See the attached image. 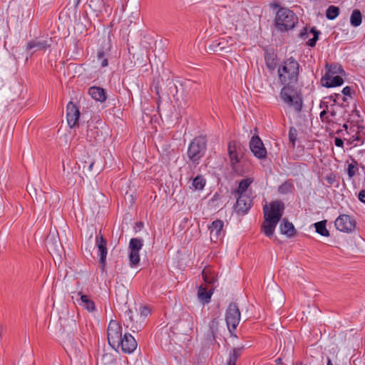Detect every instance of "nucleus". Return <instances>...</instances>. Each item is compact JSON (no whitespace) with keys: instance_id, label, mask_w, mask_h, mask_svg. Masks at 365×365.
<instances>
[{"instance_id":"nucleus-48","label":"nucleus","mask_w":365,"mask_h":365,"mask_svg":"<svg viewBox=\"0 0 365 365\" xmlns=\"http://www.w3.org/2000/svg\"><path fill=\"white\" fill-rule=\"evenodd\" d=\"M325 180L329 184L332 185L336 181V176L333 173H329L325 177Z\"/></svg>"},{"instance_id":"nucleus-39","label":"nucleus","mask_w":365,"mask_h":365,"mask_svg":"<svg viewBox=\"0 0 365 365\" xmlns=\"http://www.w3.org/2000/svg\"><path fill=\"white\" fill-rule=\"evenodd\" d=\"M293 189L294 185L292 182L290 181H286L279 187L278 191L281 194H287L291 192Z\"/></svg>"},{"instance_id":"nucleus-33","label":"nucleus","mask_w":365,"mask_h":365,"mask_svg":"<svg viewBox=\"0 0 365 365\" xmlns=\"http://www.w3.org/2000/svg\"><path fill=\"white\" fill-rule=\"evenodd\" d=\"M326 220L320 221L314 224L316 232L322 236L329 237V232L326 227Z\"/></svg>"},{"instance_id":"nucleus-52","label":"nucleus","mask_w":365,"mask_h":365,"mask_svg":"<svg viewBox=\"0 0 365 365\" xmlns=\"http://www.w3.org/2000/svg\"><path fill=\"white\" fill-rule=\"evenodd\" d=\"M341 92L346 96H351V88L350 86H346L342 89Z\"/></svg>"},{"instance_id":"nucleus-23","label":"nucleus","mask_w":365,"mask_h":365,"mask_svg":"<svg viewBox=\"0 0 365 365\" xmlns=\"http://www.w3.org/2000/svg\"><path fill=\"white\" fill-rule=\"evenodd\" d=\"M242 151V148L240 145H237L235 141H231L228 144V153L230 155V160H240L243 158L242 155H240V153Z\"/></svg>"},{"instance_id":"nucleus-57","label":"nucleus","mask_w":365,"mask_h":365,"mask_svg":"<svg viewBox=\"0 0 365 365\" xmlns=\"http://www.w3.org/2000/svg\"><path fill=\"white\" fill-rule=\"evenodd\" d=\"M154 89H155V93L158 96V98H160V91H159V87H158V85H155V86H154Z\"/></svg>"},{"instance_id":"nucleus-22","label":"nucleus","mask_w":365,"mask_h":365,"mask_svg":"<svg viewBox=\"0 0 365 365\" xmlns=\"http://www.w3.org/2000/svg\"><path fill=\"white\" fill-rule=\"evenodd\" d=\"M213 294V288L207 289V287L200 285L197 290V299L202 304H208Z\"/></svg>"},{"instance_id":"nucleus-14","label":"nucleus","mask_w":365,"mask_h":365,"mask_svg":"<svg viewBox=\"0 0 365 365\" xmlns=\"http://www.w3.org/2000/svg\"><path fill=\"white\" fill-rule=\"evenodd\" d=\"M322 84L327 88L340 86L344 83V79L339 75L325 73L322 78Z\"/></svg>"},{"instance_id":"nucleus-34","label":"nucleus","mask_w":365,"mask_h":365,"mask_svg":"<svg viewBox=\"0 0 365 365\" xmlns=\"http://www.w3.org/2000/svg\"><path fill=\"white\" fill-rule=\"evenodd\" d=\"M339 14V9L335 6H329L326 11V16L329 20L335 19Z\"/></svg>"},{"instance_id":"nucleus-1","label":"nucleus","mask_w":365,"mask_h":365,"mask_svg":"<svg viewBox=\"0 0 365 365\" xmlns=\"http://www.w3.org/2000/svg\"><path fill=\"white\" fill-rule=\"evenodd\" d=\"M284 206L281 201H274L269 205L264 206V222L262 225V230L267 237H271L275 230L277 223L281 220Z\"/></svg>"},{"instance_id":"nucleus-49","label":"nucleus","mask_w":365,"mask_h":365,"mask_svg":"<svg viewBox=\"0 0 365 365\" xmlns=\"http://www.w3.org/2000/svg\"><path fill=\"white\" fill-rule=\"evenodd\" d=\"M28 192L29 193V195L33 197L34 196L36 197V198L38 200V197H37V190L36 187H34V186H30L28 187Z\"/></svg>"},{"instance_id":"nucleus-18","label":"nucleus","mask_w":365,"mask_h":365,"mask_svg":"<svg viewBox=\"0 0 365 365\" xmlns=\"http://www.w3.org/2000/svg\"><path fill=\"white\" fill-rule=\"evenodd\" d=\"M106 244V240L103 237V236L96 237V245L98 251L100 252L99 263L101 264L103 269L106 266V259L107 256Z\"/></svg>"},{"instance_id":"nucleus-6","label":"nucleus","mask_w":365,"mask_h":365,"mask_svg":"<svg viewBox=\"0 0 365 365\" xmlns=\"http://www.w3.org/2000/svg\"><path fill=\"white\" fill-rule=\"evenodd\" d=\"M107 336L110 346L113 349L118 348L120 339H122V329L118 322L111 320L109 322Z\"/></svg>"},{"instance_id":"nucleus-29","label":"nucleus","mask_w":365,"mask_h":365,"mask_svg":"<svg viewBox=\"0 0 365 365\" xmlns=\"http://www.w3.org/2000/svg\"><path fill=\"white\" fill-rule=\"evenodd\" d=\"M61 326L64 330H73L76 327V320L73 317L68 316L67 318L60 319Z\"/></svg>"},{"instance_id":"nucleus-21","label":"nucleus","mask_w":365,"mask_h":365,"mask_svg":"<svg viewBox=\"0 0 365 365\" xmlns=\"http://www.w3.org/2000/svg\"><path fill=\"white\" fill-rule=\"evenodd\" d=\"M236 210L239 213L245 214L251 207V200L245 195H237Z\"/></svg>"},{"instance_id":"nucleus-13","label":"nucleus","mask_w":365,"mask_h":365,"mask_svg":"<svg viewBox=\"0 0 365 365\" xmlns=\"http://www.w3.org/2000/svg\"><path fill=\"white\" fill-rule=\"evenodd\" d=\"M120 345L123 352L130 354L136 349L137 341L130 334H125L120 339Z\"/></svg>"},{"instance_id":"nucleus-45","label":"nucleus","mask_w":365,"mask_h":365,"mask_svg":"<svg viewBox=\"0 0 365 365\" xmlns=\"http://www.w3.org/2000/svg\"><path fill=\"white\" fill-rule=\"evenodd\" d=\"M265 61L267 67L270 69H273L275 66L274 58L269 54L265 56Z\"/></svg>"},{"instance_id":"nucleus-44","label":"nucleus","mask_w":365,"mask_h":365,"mask_svg":"<svg viewBox=\"0 0 365 365\" xmlns=\"http://www.w3.org/2000/svg\"><path fill=\"white\" fill-rule=\"evenodd\" d=\"M319 117H320L322 122H323V123H326L328 124H331L333 123L332 118H331L329 116L328 113L326 112L325 110L321 111V113H319Z\"/></svg>"},{"instance_id":"nucleus-42","label":"nucleus","mask_w":365,"mask_h":365,"mask_svg":"<svg viewBox=\"0 0 365 365\" xmlns=\"http://www.w3.org/2000/svg\"><path fill=\"white\" fill-rule=\"evenodd\" d=\"M336 100L334 99L333 103L330 104L329 110H328V115L333 120L336 118L338 113L337 109L339 106L336 105Z\"/></svg>"},{"instance_id":"nucleus-25","label":"nucleus","mask_w":365,"mask_h":365,"mask_svg":"<svg viewBox=\"0 0 365 365\" xmlns=\"http://www.w3.org/2000/svg\"><path fill=\"white\" fill-rule=\"evenodd\" d=\"M279 228L281 233L287 235V237H292L295 234V228L293 224L289 222L285 218L282 220Z\"/></svg>"},{"instance_id":"nucleus-35","label":"nucleus","mask_w":365,"mask_h":365,"mask_svg":"<svg viewBox=\"0 0 365 365\" xmlns=\"http://www.w3.org/2000/svg\"><path fill=\"white\" fill-rule=\"evenodd\" d=\"M129 262L131 267H135L139 264L140 255L139 252L133 250H129Z\"/></svg>"},{"instance_id":"nucleus-12","label":"nucleus","mask_w":365,"mask_h":365,"mask_svg":"<svg viewBox=\"0 0 365 365\" xmlns=\"http://www.w3.org/2000/svg\"><path fill=\"white\" fill-rule=\"evenodd\" d=\"M223 227L224 222L221 220H216L213 221L208 227L210 240L212 242H216L223 237L225 234Z\"/></svg>"},{"instance_id":"nucleus-19","label":"nucleus","mask_w":365,"mask_h":365,"mask_svg":"<svg viewBox=\"0 0 365 365\" xmlns=\"http://www.w3.org/2000/svg\"><path fill=\"white\" fill-rule=\"evenodd\" d=\"M106 244V240L103 237V236L96 237V245L98 251L100 252L99 263L101 264L103 269L106 266V259L107 256Z\"/></svg>"},{"instance_id":"nucleus-51","label":"nucleus","mask_w":365,"mask_h":365,"mask_svg":"<svg viewBox=\"0 0 365 365\" xmlns=\"http://www.w3.org/2000/svg\"><path fill=\"white\" fill-rule=\"evenodd\" d=\"M319 107L321 109H322V110H325L328 113V110H329L330 104L327 101H322Z\"/></svg>"},{"instance_id":"nucleus-54","label":"nucleus","mask_w":365,"mask_h":365,"mask_svg":"<svg viewBox=\"0 0 365 365\" xmlns=\"http://www.w3.org/2000/svg\"><path fill=\"white\" fill-rule=\"evenodd\" d=\"M334 144L337 147H342L344 144L343 140L339 138H335Z\"/></svg>"},{"instance_id":"nucleus-36","label":"nucleus","mask_w":365,"mask_h":365,"mask_svg":"<svg viewBox=\"0 0 365 365\" xmlns=\"http://www.w3.org/2000/svg\"><path fill=\"white\" fill-rule=\"evenodd\" d=\"M252 182V180L250 178H247L242 180L239 183V187L237 190L235 191V192L237 195L242 194L243 195V192H245L248 187L250 185V184Z\"/></svg>"},{"instance_id":"nucleus-2","label":"nucleus","mask_w":365,"mask_h":365,"mask_svg":"<svg viewBox=\"0 0 365 365\" xmlns=\"http://www.w3.org/2000/svg\"><path fill=\"white\" fill-rule=\"evenodd\" d=\"M299 67V63L293 57L284 60L277 71L281 83H297Z\"/></svg>"},{"instance_id":"nucleus-58","label":"nucleus","mask_w":365,"mask_h":365,"mask_svg":"<svg viewBox=\"0 0 365 365\" xmlns=\"http://www.w3.org/2000/svg\"><path fill=\"white\" fill-rule=\"evenodd\" d=\"M3 330H4V327L0 324V339H1L2 337V332H3Z\"/></svg>"},{"instance_id":"nucleus-32","label":"nucleus","mask_w":365,"mask_h":365,"mask_svg":"<svg viewBox=\"0 0 365 365\" xmlns=\"http://www.w3.org/2000/svg\"><path fill=\"white\" fill-rule=\"evenodd\" d=\"M78 295H81V300L82 305L89 312L93 311L95 309V304L94 302L89 299L87 295L81 294V293H78Z\"/></svg>"},{"instance_id":"nucleus-10","label":"nucleus","mask_w":365,"mask_h":365,"mask_svg":"<svg viewBox=\"0 0 365 365\" xmlns=\"http://www.w3.org/2000/svg\"><path fill=\"white\" fill-rule=\"evenodd\" d=\"M80 111L78 108L71 101L66 106V119L68 126L73 128L78 125Z\"/></svg>"},{"instance_id":"nucleus-63","label":"nucleus","mask_w":365,"mask_h":365,"mask_svg":"<svg viewBox=\"0 0 365 365\" xmlns=\"http://www.w3.org/2000/svg\"><path fill=\"white\" fill-rule=\"evenodd\" d=\"M343 128L347 130L348 125L346 124H344Z\"/></svg>"},{"instance_id":"nucleus-53","label":"nucleus","mask_w":365,"mask_h":365,"mask_svg":"<svg viewBox=\"0 0 365 365\" xmlns=\"http://www.w3.org/2000/svg\"><path fill=\"white\" fill-rule=\"evenodd\" d=\"M81 164L79 165L78 166L79 167H82L83 168V170L85 173H86V170H87V168H88V163H92V161H81Z\"/></svg>"},{"instance_id":"nucleus-56","label":"nucleus","mask_w":365,"mask_h":365,"mask_svg":"<svg viewBox=\"0 0 365 365\" xmlns=\"http://www.w3.org/2000/svg\"><path fill=\"white\" fill-rule=\"evenodd\" d=\"M359 199L360 201L365 202V190H361L359 192Z\"/></svg>"},{"instance_id":"nucleus-60","label":"nucleus","mask_w":365,"mask_h":365,"mask_svg":"<svg viewBox=\"0 0 365 365\" xmlns=\"http://www.w3.org/2000/svg\"><path fill=\"white\" fill-rule=\"evenodd\" d=\"M327 365H333L330 359L327 360Z\"/></svg>"},{"instance_id":"nucleus-20","label":"nucleus","mask_w":365,"mask_h":365,"mask_svg":"<svg viewBox=\"0 0 365 365\" xmlns=\"http://www.w3.org/2000/svg\"><path fill=\"white\" fill-rule=\"evenodd\" d=\"M51 46L47 40L34 39L28 42L26 45V51H32L31 53L43 49H46Z\"/></svg>"},{"instance_id":"nucleus-41","label":"nucleus","mask_w":365,"mask_h":365,"mask_svg":"<svg viewBox=\"0 0 365 365\" xmlns=\"http://www.w3.org/2000/svg\"><path fill=\"white\" fill-rule=\"evenodd\" d=\"M192 185L195 190H201L205 185V180L200 175H197L192 182Z\"/></svg>"},{"instance_id":"nucleus-5","label":"nucleus","mask_w":365,"mask_h":365,"mask_svg":"<svg viewBox=\"0 0 365 365\" xmlns=\"http://www.w3.org/2000/svg\"><path fill=\"white\" fill-rule=\"evenodd\" d=\"M207 140L204 136L195 138L189 145L187 155L190 160H200L206 151Z\"/></svg>"},{"instance_id":"nucleus-59","label":"nucleus","mask_w":365,"mask_h":365,"mask_svg":"<svg viewBox=\"0 0 365 365\" xmlns=\"http://www.w3.org/2000/svg\"><path fill=\"white\" fill-rule=\"evenodd\" d=\"M275 363H276L277 364H281V363H282V358H281V357L277 358V359L275 360Z\"/></svg>"},{"instance_id":"nucleus-50","label":"nucleus","mask_w":365,"mask_h":365,"mask_svg":"<svg viewBox=\"0 0 365 365\" xmlns=\"http://www.w3.org/2000/svg\"><path fill=\"white\" fill-rule=\"evenodd\" d=\"M140 314L143 317H147L150 313V310L147 307H141L140 309Z\"/></svg>"},{"instance_id":"nucleus-8","label":"nucleus","mask_w":365,"mask_h":365,"mask_svg":"<svg viewBox=\"0 0 365 365\" xmlns=\"http://www.w3.org/2000/svg\"><path fill=\"white\" fill-rule=\"evenodd\" d=\"M250 151L253 155L258 158H264L267 155V150L264 145L262 140L257 135H253L249 143Z\"/></svg>"},{"instance_id":"nucleus-4","label":"nucleus","mask_w":365,"mask_h":365,"mask_svg":"<svg viewBox=\"0 0 365 365\" xmlns=\"http://www.w3.org/2000/svg\"><path fill=\"white\" fill-rule=\"evenodd\" d=\"M297 21L298 18L292 11L284 7L277 10L275 16V24L279 31H287L293 29Z\"/></svg>"},{"instance_id":"nucleus-30","label":"nucleus","mask_w":365,"mask_h":365,"mask_svg":"<svg viewBox=\"0 0 365 365\" xmlns=\"http://www.w3.org/2000/svg\"><path fill=\"white\" fill-rule=\"evenodd\" d=\"M362 22V15L359 10L354 9L350 17V23L351 26L354 27H358L361 24Z\"/></svg>"},{"instance_id":"nucleus-28","label":"nucleus","mask_w":365,"mask_h":365,"mask_svg":"<svg viewBox=\"0 0 365 365\" xmlns=\"http://www.w3.org/2000/svg\"><path fill=\"white\" fill-rule=\"evenodd\" d=\"M242 350V347H237L232 349L230 352L227 365H236V361L241 355Z\"/></svg>"},{"instance_id":"nucleus-64","label":"nucleus","mask_w":365,"mask_h":365,"mask_svg":"<svg viewBox=\"0 0 365 365\" xmlns=\"http://www.w3.org/2000/svg\"><path fill=\"white\" fill-rule=\"evenodd\" d=\"M63 170H66V165H65L64 163L63 164Z\"/></svg>"},{"instance_id":"nucleus-27","label":"nucleus","mask_w":365,"mask_h":365,"mask_svg":"<svg viewBox=\"0 0 365 365\" xmlns=\"http://www.w3.org/2000/svg\"><path fill=\"white\" fill-rule=\"evenodd\" d=\"M106 45H108V46L106 48L103 47V49L99 50L97 54V60L100 63L101 67H106L108 66V59L106 58V56L108 53L110 47L108 46V43Z\"/></svg>"},{"instance_id":"nucleus-47","label":"nucleus","mask_w":365,"mask_h":365,"mask_svg":"<svg viewBox=\"0 0 365 365\" xmlns=\"http://www.w3.org/2000/svg\"><path fill=\"white\" fill-rule=\"evenodd\" d=\"M358 170V168L355 164L351 163L348 166L347 173L350 178L354 177Z\"/></svg>"},{"instance_id":"nucleus-9","label":"nucleus","mask_w":365,"mask_h":365,"mask_svg":"<svg viewBox=\"0 0 365 365\" xmlns=\"http://www.w3.org/2000/svg\"><path fill=\"white\" fill-rule=\"evenodd\" d=\"M355 226V220L348 215H341L335 220L336 228L343 232H351Z\"/></svg>"},{"instance_id":"nucleus-7","label":"nucleus","mask_w":365,"mask_h":365,"mask_svg":"<svg viewBox=\"0 0 365 365\" xmlns=\"http://www.w3.org/2000/svg\"><path fill=\"white\" fill-rule=\"evenodd\" d=\"M225 321L228 329L232 327L234 330L237 327L240 321V312L236 304L231 303L225 313Z\"/></svg>"},{"instance_id":"nucleus-61","label":"nucleus","mask_w":365,"mask_h":365,"mask_svg":"<svg viewBox=\"0 0 365 365\" xmlns=\"http://www.w3.org/2000/svg\"><path fill=\"white\" fill-rule=\"evenodd\" d=\"M239 161H235V163H232V168L233 169H235L236 168V164L238 163Z\"/></svg>"},{"instance_id":"nucleus-55","label":"nucleus","mask_w":365,"mask_h":365,"mask_svg":"<svg viewBox=\"0 0 365 365\" xmlns=\"http://www.w3.org/2000/svg\"><path fill=\"white\" fill-rule=\"evenodd\" d=\"M125 316H127L128 317V319L130 322H132L133 321V311L130 309H128L125 313Z\"/></svg>"},{"instance_id":"nucleus-37","label":"nucleus","mask_w":365,"mask_h":365,"mask_svg":"<svg viewBox=\"0 0 365 365\" xmlns=\"http://www.w3.org/2000/svg\"><path fill=\"white\" fill-rule=\"evenodd\" d=\"M294 353L293 341L291 339H289L287 346L282 351V356L284 358H291Z\"/></svg>"},{"instance_id":"nucleus-31","label":"nucleus","mask_w":365,"mask_h":365,"mask_svg":"<svg viewBox=\"0 0 365 365\" xmlns=\"http://www.w3.org/2000/svg\"><path fill=\"white\" fill-rule=\"evenodd\" d=\"M327 72L326 73H329L332 75H344L345 71L343 69L342 66L338 64H331V65H326Z\"/></svg>"},{"instance_id":"nucleus-3","label":"nucleus","mask_w":365,"mask_h":365,"mask_svg":"<svg viewBox=\"0 0 365 365\" xmlns=\"http://www.w3.org/2000/svg\"><path fill=\"white\" fill-rule=\"evenodd\" d=\"M294 83H286L281 89L280 98L289 106H292L297 112H300L302 108L303 99L300 91L292 84Z\"/></svg>"},{"instance_id":"nucleus-17","label":"nucleus","mask_w":365,"mask_h":365,"mask_svg":"<svg viewBox=\"0 0 365 365\" xmlns=\"http://www.w3.org/2000/svg\"><path fill=\"white\" fill-rule=\"evenodd\" d=\"M46 245L50 252L60 255L61 245L58 236L56 234L50 233L46 238Z\"/></svg>"},{"instance_id":"nucleus-40","label":"nucleus","mask_w":365,"mask_h":365,"mask_svg":"<svg viewBox=\"0 0 365 365\" xmlns=\"http://www.w3.org/2000/svg\"><path fill=\"white\" fill-rule=\"evenodd\" d=\"M143 247V240L139 238H132L129 243V250L140 251Z\"/></svg>"},{"instance_id":"nucleus-26","label":"nucleus","mask_w":365,"mask_h":365,"mask_svg":"<svg viewBox=\"0 0 365 365\" xmlns=\"http://www.w3.org/2000/svg\"><path fill=\"white\" fill-rule=\"evenodd\" d=\"M86 174H98L104 168L103 161H92L88 163Z\"/></svg>"},{"instance_id":"nucleus-16","label":"nucleus","mask_w":365,"mask_h":365,"mask_svg":"<svg viewBox=\"0 0 365 365\" xmlns=\"http://www.w3.org/2000/svg\"><path fill=\"white\" fill-rule=\"evenodd\" d=\"M313 34V38H310L307 42V44L310 47H314L316 45V43L317 40L319 39V36L320 34V31H317L314 27L308 29L307 27H304L302 30H301L299 36L302 39H307L309 34Z\"/></svg>"},{"instance_id":"nucleus-11","label":"nucleus","mask_w":365,"mask_h":365,"mask_svg":"<svg viewBox=\"0 0 365 365\" xmlns=\"http://www.w3.org/2000/svg\"><path fill=\"white\" fill-rule=\"evenodd\" d=\"M66 351L70 357L81 359L85 356V349L82 343L78 340L69 341L66 344Z\"/></svg>"},{"instance_id":"nucleus-46","label":"nucleus","mask_w":365,"mask_h":365,"mask_svg":"<svg viewBox=\"0 0 365 365\" xmlns=\"http://www.w3.org/2000/svg\"><path fill=\"white\" fill-rule=\"evenodd\" d=\"M297 130L291 127L289 130V139L291 143L294 144L296 140H297Z\"/></svg>"},{"instance_id":"nucleus-24","label":"nucleus","mask_w":365,"mask_h":365,"mask_svg":"<svg viewBox=\"0 0 365 365\" xmlns=\"http://www.w3.org/2000/svg\"><path fill=\"white\" fill-rule=\"evenodd\" d=\"M89 95L96 101L103 102L106 99L104 89L100 87L93 86L88 90Z\"/></svg>"},{"instance_id":"nucleus-15","label":"nucleus","mask_w":365,"mask_h":365,"mask_svg":"<svg viewBox=\"0 0 365 365\" xmlns=\"http://www.w3.org/2000/svg\"><path fill=\"white\" fill-rule=\"evenodd\" d=\"M230 41H231L230 43H229V41L222 38L220 41H214L210 45L209 48L210 51H212L213 52L232 51L233 41L231 38H230Z\"/></svg>"},{"instance_id":"nucleus-43","label":"nucleus","mask_w":365,"mask_h":365,"mask_svg":"<svg viewBox=\"0 0 365 365\" xmlns=\"http://www.w3.org/2000/svg\"><path fill=\"white\" fill-rule=\"evenodd\" d=\"M218 325H219V322L216 319H214L213 320H212L210 322V331H211L212 336L213 339H215V335H216V334L217 332Z\"/></svg>"},{"instance_id":"nucleus-38","label":"nucleus","mask_w":365,"mask_h":365,"mask_svg":"<svg viewBox=\"0 0 365 365\" xmlns=\"http://www.w3.org/2000/svg\"><path fill=\"white\" fill-rule=\"evenodd\" d=\"M202 274L205 283L213 284L216 282L215 275L210 273V269H204L202 272Z\"/></svg>"},{"instance_id":"nucleus-62","label":"nucleus","mask_w":365,"mask_h":365,"mask_svg":"<svg viewBox=\"0 0 365 365\" xmlns=\"http://www.w3.org/2000/svg\"><path fill=\"white\" fill-rule=\"evenodd\" d=\"M292 365H306V364H304L302 362H297V363H295V364H294Z\"/></svg>"}]
</instances>
